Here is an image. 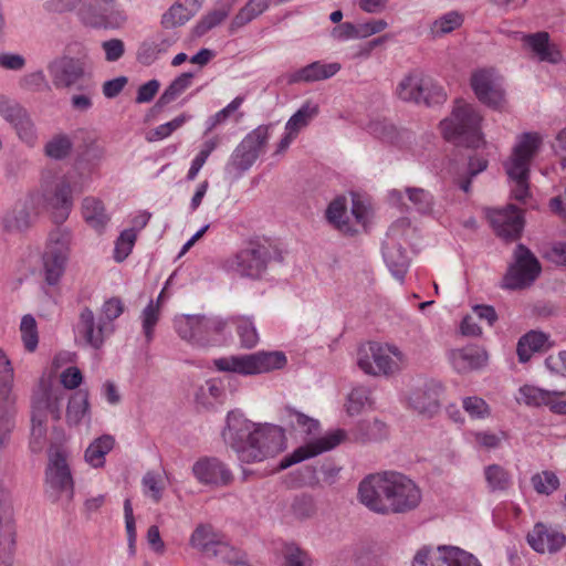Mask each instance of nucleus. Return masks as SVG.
Masks as SVG:
<instances>
[{
  "mask_svg": "<svg viewBox=\"0 0 566 566\" xmlns=\"http://www.w3.org/2000/svg\"><path fill=\"white\" fill-rule=\"evenodd\" d=\"M358 499L378 514H401L417 509L422 494L418 485L398 472L366 476L358 486Z\"/></svg>",
  "mask_w": 566,
  "mask_h": 566,
  "instance_id": "obj_1",
  "label": "nucleus"
},
{
  "mask_svg": "<svg viewBox=\"0 0 566 566\" xmlns=\"http://www.w3.org/2000/svg\"><path fill=\"white\" fill-rule=\"evenodd\" d=\"M223 440L243 462H260L285 449L284 431L270 423L256 424L241 413L229 412Z\"/></svg>",
  "mask_w": 566,
  "mask_h": 566,
  "instance_id": "obj_2",
  "label": "nucleus"
},
{
  "mask_svg": "<svg viewBox=\"0 0 566 566\" xmlns=\"http://www.w3.org/2000/svg\"><path fill=\"white\" fill-rule=\"evenodd\" d=\"M543 145L539 133L527 132L520 134L512 147L507 159L503 163L505 172L511 181L512 197L525 201L530 196L531 164Z\"/></svg>",
  "mask_w": 566,
  "mask_h": 566,
  "instance_id": "obj_3",
  "label": "nucleus"
},
{
  "mask_svg": "<svg viewBox=\"0 0 566 566\" xmlns=\"http://www.w3.org/2000/svg\"><path fill=\"white\" fill-rule=\"evenodd\" d=\"M482 115L469 103L458 99L449 117L440 122L441 133L458 146L476 148L483 143Z\"/></svg>",
  "mask_w": 566,
  "mask_h": 566,
  "instance_id": "obj_4",
  "label": "nucleus"
},
{
  "mask_svg": "<svg viewBox=\"0 0 566 566\" xmlns=\"http://www.w3.org/2000/svg\"><path fill=\"white\" fill-rule=\"evenodd\" d=\"M227 325V321L219 316L181 314L174 318L178 336L200 348L218 345Z\"/></svg>",
  "mask_w": 566,
  "mask_h": 566,
  "instance_id": "obj_5",
  "label": "nucleus"
},
{
  "mask_svg": "<svg viewBox=\"0 0 566 566\" xmlns=\"http://www.w3.org/2000/svg\"><path fill=\"white\" fill-rule=\"evenodd\" d=\"M396 95L399 99L417 105H439L446 102L447 93L430 75L420 71L407 74L397 85Z\"/></svg>",
  "mask_w": 566,
  "mask_h": 566,
  "instance_id": "obj_6",
  "label": "nucleus"
},
{
  "mask_svg": "<svg viewBox=\"0 0 566 566\" xmlns=\"http://www.w3.org/2000/svg\"><path fill=\"white\" fill-rule=\"evenodd\" d=\"M406 361L405 354L395 345L369 344L358 352L357 365L368 375L389 376Z\"/></svg>",
  "mask_w": 566,
  "mask_h": 566,
  "instance_id": "obj_7",
  "label": "nucleus"
},
{
  "mask_svg": "<svg viewBox=\"0 0 566 566\" xmlns=\"http://www.w3.org/2000/svg\"><path fill=\"white\" fill-rule=\"evenodd\" d=\"M72 233L67 228H56L50 232L42 256L45 282L55 285L62 277L70 253Z\"/></svg>",
  "mask_w": 566,
  "mask_h": 566,
  "instance_id": "obj_8",
  "label": "nucleus"
},
{
  "mask_svg": "<svg viewBox=\"0 0 566 566\" xmlns=\"http://www.w3.org/2000/svg\"><path fill=\"white\" fill-rule=\"evenodd\" d=\"M271 252L266 245L250 243L249 247L229 256L222 263L228 273L251 280L260 279L266 271Z\"/></svg>",
  "mask_w": 566,
  "mask_h": 566,
  "instance_id": "obj_9",
  "label": "nucleus"
},
{
  "mask_svg": "<svg viewBox=\"0 0 566 566\" xmlns=\"http://www.w3.org/2000/svg\"><path fill=\"white\" fill-rule=\"evenodd\" d=\"M0 117L13 129L21 143L28 147L36 145L39 134L31 113L17 99L1 93Z\"/></svg>",
  "mask_w": 566,
  "mask_h": 566,
  "instance_id": "obj_10",
  "label": "nucleus"
},
{
  "mask_svg": "<svg viewBox=\"0 0 566 566\" xmlns=\"http://www.w3.org/2000/svg\"><path fill=\"white\" fill-rule=\"evenodd\" d=\"M542 266L534 253L524 244H517L513 252V262L503 277V287L522 290L531 286L539 276Z\"/></svg>",
  "mask_w": 566,
  "mask_h": 566,
  "instance_id": "obj_11",
  "label": "nucleus"
},
{
  "mask_svg": "<svg viewBox=\"0 0 566 566\" xmlns=\"http://www.w3.org/2000/svg\"><path fill=\"white\" fill-rule=\"evenodd\" d=\"M269 128L266 125H260L242 139L227 164L228 174L241 176L254 164L268 143Z\"/></svg>",
  "mask_w": 566,
  "mask_h": 566,
  "instance_id": "obj_12",
  "label": "nucleus"
},
{
  "mask_svg": "<svg viewBox=\"0 0 566 566\" xmlns=\"http://www.w3.org/2000/svg\"><path fill=\"white\" fill-rule=\"evenodd\" d=\"M45 493L53 502L62 500L71 501L74 494V484L66 459L61 451L50 454L45 471Z\"/></svg>",
  "mask_w": 566,
  "mask_h": 566,
  "instance_id": "obj_13",
  "label": "nucleus"
},
{
  "mask_svg": "<svg viewBox=\"0 0 566 566\" xmlns=\"http://www.w3.org/2000/svg\"><path fill=\"white\" fill-rule=\"evenodd\" d=\"M42 198L45 208L52 216L53 222L62 224L69 218L73 207L70 181L63 177L54 184L45 186Z\"/></svg>",
  "mask_w": 566,
  "mask_h": 566,
  "instance_id": "obj_14",
  "label": "nucleus"
},
{
  "mask_svg": "<svg viewBox=\"0 0 566 566\" xmlns=\"http://www.w3.org/2000/svg\"><path fill=\"white\" fill-rule=\"evenodd\" d=\"M471 86L480 102L494 109L505 104L501 77L493 70H479L471 76Z\"/></svg>",
  "mask_w": 566,
  "mask_h": 566,
  "instance_id": "obj_15",
  "label": "nucleus"
},
{
  "mask_svg": "<svg viewBox=\"0 0 566 566\" xmlns=\"http://www.w3.org/2000/svg\"><path fill=\"white\" fill-rule=\"evenodd\" d=\"M114 331V324L104 322L102 318L96 319L94 312L88 306L81 310L75 332L85 345L99 349Z\"/></svg>",
  "mask_w": 566,
  "mask_h": 566,
  "instance_id": "obj_16",
  "label": "nucleus"
},
{
  "mask_svg": "<svg viewBox=\"0 0 566 566\" xmlns=\"http://www.w3.org/2000/svg\"><path fill=\"white\" fill-rule=\"evenodd\" d=\"M347 433L343 429H336L331 432H327L325 436L317 438L313 441L307 442L304 446L298 447L291 453L286 455L280 464L281 469H286L293 464L307 460L310 458L316 457L323 452L333 450L342 442L345 441Z\"/></svg>",
  "mask_w": 566,
  "mask_h": 566,
  "instance_id": "obj_17",
  "label": "nucleus"
},
{
  "mask_svg": "<svg viewBox=\"0 0 566 566\" xmlns=\"http://www.w3.org/2000/svg\"><path fill=\"white\" fill-rule=\"evenodd\" d=\"M36 216L33 197L18 200L1 217L2 232L8 235H20L28 231Z\"/></svg>",
  "mask_w": 566,
  "mask_h": 566,
  "instance_id": "obj_18",
  "label": "nucleus"
},
{
  "mask_svg": "<svg viewBox=\"0 0 566 566\" xmlns=\"http://www.w3.org/2000/svg\"><path fill=\"white\" fill-rule=\"evenodd\" d=\"M442 386L434 380H426L412 387L407 396L409 408L419 415L432 417L440 409Z\"/></svg>",
  "mask_w": 566,
  "mask_h": 566,
  "instance_id": "obj_19",
  "label": "nucleus"
},
{
  "mask_svg": "<svg viewBox=\"0 0 566 566\" xmlns=\"http://www.w3.org/2000/svg\"><path fill=\"white\" fill-rule=\"evenodd\" d=\"M52 83L56 88H82L78 83L85 75L84 62L71 56H61L48 66Z\"/></svg>",
  "mask_w": 566,
  "mask_h": 566,
  "instance_id": "obj_20",
  "label": "nucleus"
},
{
  "mask_svg": "<svg viewBox=\"0 0 566 566\" xmlns=\"http://www.w3.org/2000/svg\"><path fill=\"white\" fill-rule=\"evenodd\" d=\"M490 222L496 234L505 240H516L520 238L524 219L522 211L513 205L506 208L493 210L489 214Z\"/></svg>",
  "mask_w": 566,
  "mask_h": 566,
  "instance_id": "obj_21",
  "label": "nucleus"
},
{
  "mask_svg": "<svg viewBox=\"0 0 566 566\" xmlns=\"http://www.w3.org/2000/svg\"><path fill=\"white\" fill-rule=\"evenodd\" d=\"M190 545L207 556L228 558L230 547L223 536L218 534L211 525L200 524L190 537Z\"/></svg>",
  "mask_w": 566,
  "mask_h": 566,
  "instance_id": "obj_22",
  "label": "nucleus"
},
{
  "mask_svg": "<svg viewBox=\"0 0 566 566\" xmlns=\"http://www.w3.org/2000/svg\"><path fill=\"white\" fill-rule=\"evenodd\" d=\"M66 398V392L61 388L42 386L32 397V413L48 419V415L53 420H60L62 416V406Z\"/></svg>",
  "mask_w": 566,
  "mask_h": 566,
  "instance_id": "obj_23",
  "label": "nucleus"
},
{
  "mask_svg": "<svg viewBox=\"0 0 566 566\" xmlns=\"http://www.w3.org/2000/svg\"><path fill=\"white\" fill-rule=\"evenodd\" d=\"M192 473L202 484L224 486L231 483L233 475L228 467L217 458H202L195 462Z\"/></svg>",
  "mask_w": 566,
  "mask_h": 566,
  "instance_id": "obj_24",
  "label": "nucleus"
},
{
  "mask_svg": "<svg viewBox=\"0 0 566 566\" xmlns=\"http://www.w3.org/2000/svg\"><path fill=\"white\" fill-rule=\"evenodd\" d=\"M530 546L538 553H556L566 544V536L538 523L527 535Z\"/></svg>",
  "mask_w": 566,
  "mask_h": 566,
  "instance_id": "obj_25",
  "label": "nucleus"
},
{
  "mask_svg": "<svg viewBox=\"0 0 566 566\" xmlns=\"http://www.w3.org/2000/svg\"><path fill=\"white\" fill-rule=\"evenodd\" d=\"M449 358L457 371L467 373L483 367L488 361V354L479 347L468 346L451 350Z\"/></svg>",
  "mask_w": 566,
  "mask_h": 566,
  "instance_id": "obj_26",
  "label": "nucleus"
},
{
  "mask_svg": "<svg viewBox=\"0 0 566 566\" xmlns=\"http://www.w3.org/2000/svg\"><path fill=\"white\" fill-rule=\"evenodd\" d=\"M280 419L286 430L301 434L304 438L315 434L319 429L318 420L291 407H285L281 411Z\"/></svg>",
  "mask_w": 566,
  "mask_h": 566,
  "instance_id": "obj_27",
  "label": "nucleus"
},
{
  "mask_svg": "<svg viewBox=\"0 0 566 566\" xmlns=\"http://www.w3.org/2000/svg\"><path fill=\"white\" fill-rule=\"evenodd\" d=\"M112 3L113 0H82L78 11L82 22L92 28H107V11Z\"/></svg>",
  "mask_w": 566,
  "mask_h": 566,
  "instance_id": "obj_28",
  "label": "nucleus"
},
{
  "mask_svg": "<svg viewBox=\"0 0 566 566\" xmlns=\"http://www.w3.org/2000/svg\"><path fill=\"white\" fill-rule=\"evenodd\" d=\"M340 70V64L337 62L322 63L319 61L313 62L292 74L290 83L300 82H316L327 80L334 76Z\"/></svg>",
  "mask_w": 566,
  "mask_h": 566,
  "instance_id": "obj_29",
  "label": "nucleus"
},
{
  "mask_svg": "<svg viewBox=\"0 0 566 566\" xmlns=\"http://www.w3.org/2000/svg\"><path fill=\"white\" fill-rule=\"evenodd\" d=\"M17 415V396H0V450L10 440Z\"/></svg>",
  "mask_w": 566,
  "mask_h": 566,
  "instance_id": "obj_30",
  "label": "nucleus"
},
{
  "mask_svg": "<svg viewBox=\"0 0 566 566\" xmlns=\"http://www.w3.org/2000/svg\"><path fill=\"white\" fill-rule=\"evenodd\" d=\"M82 214L85 222L97 232H102L109 221L103 202L95 197H85L82 201Z\"/></svg>",
  "mask_w": 566,
  "mask_h": 566,
  "instance_id": "obj_31",
  "label": "nucleus"
},
{
  "mask_svg": "<svg viewBox=\"0 0 566 566\" xmlns=\"http://www.w3.org/2000/svg\"><path fill=\"white\" fill-rule=\"evenodd\" d=\"M522 40L538 56L541 61L557 63L560 54L549 45V35L547 32H536L533 34H522Z\"/></svg>",
  "mask_w": 566,
  "mask_h": 566,
  "instance_id": "obj_32",
  "label": "nucleus"
},
{
  "mask_svg": "<svg viewBox=\"0 0 566 566\" xmlns=\"http://www.w3.org/2000/svg\"><path fill=\"white\" fill-rule=\"evenodd\" d=\"M114 446V437L103 434L90 443L85 450L84 459L93 468H103L105 464V455L113 450Z\"/></svg>",
  "mask_w": 566,
  "mask_h": 566,
  "instance_id": "obj_33",
  "label": "nucleus"
},
{
  "mask_svg": "<svg viewBox=\"0 0 566 566\" xmlns=\"http://www.w3.org/2000/svg\"><path fill=\"white\" fill-rule=\"evenodd\" d=\"M90 418V394L86 389L75 391L69 399L66 420L71 426H77Z\"/></svg>",
  "mask_w": 566,
  "mask_h": 566,
  "instance_id": "obj_34",
  "label": "nucleus"
},
{
  "mask_svg": "<svg viewBox=\"0 0 566 566\" xmlns=\"http://www.w3.org/2000/svg\"><path fill=\"white\" fill-rule=\"evenodd\" d=\"M382 254L392 275L397 280L402 281L409 266V259L402 248L394 242H387L384 247Z\"/></svg>",
  "mask_w": 566,
  "mask_h": 566,
  "instance_id": "obj_35",
  "label": "nucleus"
},
{
  "mask_svg": "<svg viewBox=\"0 0 566 566\" xmlns=\"http://www.w3.org/2000/svg\"><path fill=\"white\" fill-rule=\"evenodd\" d=\"M219 371L237 373L240 375H255L253 354L233 355L214 360Z\"/></svg>",
  "mask_w": 566,
  "mask_h": 566,
  "instance_id": "obj_36",
  "label": "nucleus"
},
{
  "mask_svg": "<svg viewBox=\"0 0 566 566\" xmlns=\"http://www.w3.org/2000/svg\"><path fill=\"white\" fill-rule=\"evenodd\" d=\"M270 6V0H249L242 7L229 25V32L235 33L239 29L243 28L252 20L261 15Z\"/></svg>",
  "mask_w": 566,
  "mask_h": 566,
  "instance_id": "obj_37",
  "label": "nucleus"
},
{
  "mask_svg": "<svg viewBox=\"0 0 566 566\" xmlns=\"http://www.w3.org/2000/svg\"><path fill=\"white\" fill-rule=\"evenodd\" d=\"M437 563L441 566H481L472 554L455 546H439Z\"/></svg>",
  "mask_w": 566,
  "mask_h": 566,
  "instance_id": "obj_38",
  "label": "nucleus"
},
{
  "mask_svg": "<svg viewBox=\"0 0 566 566\" xmlns=\"http://www.w3.org/2000/svg\"><path fill=\"white\" fill-rule=\"evenodd\" d=\"M520 401L532 407L546 406L552 411L555 399L558 398L557 390H545L535 386L525 385L520 389Z\"/></svg>",
  "mask_w": 566,
  "mask_h": 566,
  "instance_id": "obj_39",
  "label": "nucleus"
},
{
  "mask_svg": "<svg viewBox=\"0 0 566 566\" xmlns=\"http://www.w3.org/2000/svg\"><path fill=\"white\" fill-rule=\"evenodd\" d=\"M547 339L546 334L542 332L532 331L525 334L517 343L516 352L518 360L521 363L528 361L534 353L544 348Z\"/></svg>",
  "mask_w": 566,
  "mask_h": 566,
  "instance_id": "obj_40",
  "label": "nucleus"
},
{
  "mask_svg": "<svg viewBox=\"0 0 566 566\" xmlns=\"http://www.w3.org/2000/svg\"><path fill=\"white\" fill-rule=\"evenodd\" d=\"M484 478L491 492H505L512 485L511 473L500 464H490L484 468Z\"/></svg>",
  "mask_w": 566,
  "mask_h": 566,
  "instance_id": "obj_41",
  "label": "nucleus"
},
{
  "mask_svg": "<svg viewBox=\"0 0 566 566\" xmlns=\"http://www.w3.org/2000/svg\"><path fill=\"white\" fill-rule=\"evenodd\" d=\"M387 433L385 422L379 419L359 421L353 431L354 440L359 442L375 441Z\"/></svg>",
  "mask_w": 566,
  "mask_h": 566,
  "instance_id": "obj_42",
  "label": "nucleus"
},
{
  "mask_svg": "<svg viewBox=\"0 0 566 566\" xmlns=\"http://www.w3.org/2000/svg\"><path fill=\"white\" fill-rule=\"evenodd\" d=\"M235 326L240 344L244 348H253L259 343V334L250 317L237 316L231 318Z\"/></svg>",
  "mask_w": 566,
  "mask_h": 566,
  "instance_id": "obj_43",
  "label": "nucleus"
},
{
  "mask_svg": "<svg viewBox=\"0 0 566 566\" xmlns=\"http://www.w3.org/2000/svg\"><path fill=\"white\" fill-rule=\"evenodd\" d=\"M255 374L281 369L286 365V356L282 352H258L253 354Z\"/></svg>",
  "mask_w": 566,
  "mask_h": 566,
  "instance_id": "obj_44",
  "label": "nucleus"
},
{
  "mask_svg": "<svg viewBox=\"0 0 566 566\" xmlns=\"http://www.w3.org/2000/svg\"><path fill=\"white\" fill-rule=\"evenodd\" d=\"M73 149V142L66 134H56L44 145V154L51 159H65Z\"/></svg>",
  "mask_w": 566,
  "mask_h": 566,
  "instance_id": "obj_45",
  "label": "nucleus"
},
{
  "mask_svg": "<svg viewBox=\"0 0 566 566\" xmlns=\"http://www.w3.org/2000/svg\"><path fill=\"white\" fill-rule=\"evenodd\" d=\"M192 77V73H182L177 76L160 95L156 106L161 108L174 102L191 85Z\"/></svg>",
  "mask_w": 566,
  "mask_h": 566,
  "instance_id": "obj_46",
  "label": "nucleus"
},
{
  "mask_svg": "<svg viewBox=\"0 0 566 566\" xmlns=\"http://www.w3.org/2000/svg\"><path fill=\"white\" fill-rule=\"evenodd\" d=\"M318 114V106L311 102H306L301 108L294 113L285 125V130L297 135L300 130L306 127L310 122Z\"/></svg>",
  "mask_w": 566,
  "mask_h": 566,
  "instance_id": "obj_47",
  "label": "nucleus"
},
{
  "mask_svg": "<svg viewBox=\"0 0 566 566\" xmlns=\"http://www.w3.org/2000/svg\"><path fill=\"white\" fill-rule=\"evenodd\" d=\"M326 218L329 223L343 232H349L350 227L347 221L346 198L338 197L334 199L327 207Z\"/></svg>",
  "mask_w": 566,
  "mask_h": 566,
  "instance_id": "obj_48",
  "label": "nucleus"
},
{
  "mask_svg": "<svg viewBox=\"0 0 566 566\" xmlns=\"http://www.w3.org/2000/svg\"><path fill=\"white\" fill-rule=\"evenodd\" d=\"M14 368L9 355L0 347V396H17L14 390Z\"/></svg>",
  "mask_w": 566,
  "mask_h": 566,
  "instance_id": "obj_49",
  "label": "nucleus"
},
{
  "mask_svg": "<svg viewBox=\"0 0 566 566\" xmlns=\"http://www.w3.org/2000/svg\"><path fill=\"white\" fill-rule=\"evenodd\" d=\"M231 11L230 6H223L208 12L195 27V33L198 36L206 34L209 30L222 23Z\"/></svg>",
  "mask_w": 566,
  "mask_h": 566,
  "instance_id": "obj_50",
  "label": "nucleus"
},
{
  "mask_svg": "<svg viewBox=\"0 0 566 566\" xmlns=\"http://www.w3.org/2000/svg\"><path fill=\"white\" fill-rule=\"evenodd\" d=\"M471 436L474 444L484 450L496 449L509 438L507 433L503 430L497 432L480 430L472 432Z\"/></svg>",
  "mask_w": 566,
  "mask_h": 566,
  "instance_id": "obj_51",
  "label": "nucleus"
},
{
  "mask_svg": "<svg viewBox=\"0 0 566 566\" xmlns=\"http://www.w3.org/2000/svg\"><path fill=\"white\" fill-rule=\"evenodd\" d=\"M463 23V17L457 11H450L437 19L430 30L434 36H440L452 32L453 30L461 27Z\"/></svg>",
  "mask_w": 566,
  "mask_h": 566,
  "instance_id": "obj_52",
  "label": "nucleus"
},
{
  "mask_svg": "<svg viewBox=\"0 0 566 566\" xmlns=\"http://www.w3.org/2000/svg\"><path fill=\"white\" fill-rule=\"evenodd\" d=\"M370 405V390L366 387H356L348 395L346 410L348 415L355 416Z\"/></svg>",
  "mask_w": 566,
  "mask_h": 566,
  "instance_id": "obj_53",
  "label": "nucleus"
},
{
  "mask_svg": "<svg viewBox=\"0 0 566 566\" xmlns=\"http://www.w3.org/2000/svg\"><path fill=\"white\" fill-rule=\"evenodd\" d=\"M188 118L189 116L181 114L172 120L157 126L147 133L146 140L153 143L169 137L176 129L180 128Z\"/></svg>",
  "mask_w": 566,
  "mask_h": 566,
  "instance_id": "obj_54",
  "label": "nucleus"
},
{
  "mask_svg": "<svg viewBox=\"0 0 566 566\" xmlns=\"http://www.w3.org/2000/svg\"><path fill=\"white\" fill-rule=\"evenodd\" d=\"M534 490L538 494L549 495L556 491L559 486V480L557 475L552 471H543L536 473L531 479Z\"/></svg>",
  "mask_w": 566,
  "mask_h": 566,
  "instance_id": "obj_55",
  "label": "nucleus"
},
{
  "mask_svg": "<svg viewBox=\"0 0 566 566\" xmlns=\"http://www.w3.org/2000/svg\"><path fill=\"white\" fill-rule=\"evenodd\" d=\"M193 15V10L186 3L176 2L163 17V23L166 27H176L186 23Z\"/></svg>",
  "mask_w": 566,
  "mask_h": 566,
  "instance_id": "obj_56",
  "label": "nucleus"
},
{
  "mask_svg": "<svg viewBox=\"0 0 566 566\" xmlns=\"http://www.w3.org/2000/svg\"><path fill=\"white\" fill-rule=\"evenodd\" d=\"M14 549V532L10 518L4 522V527L0 534V560L9 565L12 560Z\"/></svg>",
  "mask_w": 566,
  "mask_h": 566,
  "instance_id": "obj_57",
  "label": "nucleus"
},
{
  "mask_svg": "<svg viewBox=\"0 0 566 566\" xmlns=\"http://www.w3.org/2000/svg\"><path fill=\"white\" fill-rule=\"evenodd\" d=\"M20 331L25 349L33 352L38 346L39 337L36 322L32 315L28 314L22 317Z\"/></svg>",
  "mask_w": 566,
  "mask_h": 566,
  "instance_id": "obj_58",
  "label": "nucleus"
},
{
  "mask_svg": "<svg viewBox=\"0 0 566 566\" xmlns=\"http://www.w3.org/2000/svg\"><path fill=\"white\" fill-rule=\"evenodd\" d=\"M31 441L30 447L33 452H40L45 443L46 420L38 415L31 416Z\"/></svg>",
  "mask_w": 566,
  "mask_h": 566,
  "instance_id": "obj_59",
  "label": "nucleus"
},
{
  "mask_svg": "<svg viewBox=\"0 0 566 566\" xmlns=\"http://www.w3.org/2000/svg\"><path fill=\"white\" fill-rule=\"evenodd\" d=\"M136 238L137 233L135 229H126L120 233L115 242L114 258L116 261L122 262L128 256L135 244Z\"/></svg>",
  "mask_w": 566,
  "mask_h": 566,
  "instance_id": "obj_60",
  "label": "nucleus"
},
{
  "mask_svg": "<svg viewBox=\"0 0 566 566\" xmlns=\"http://www.w3.org/2000/svg\"><path fill=\"white\" fill-rule=\"evenodd\" d=\"M370 135L385 142H394L397 136L396 127L387 119H373L367 126Z\"/></svg>",
  "mask_w": 566,
  "mask_h": 566,
  "instance_id": "obj_61",
  "label": "nucleus"
},
{
  "mask_svg": "<svg viewBox=\"0 0 566 566\" xmlns=\"http://www.w3.org/2000/svg\"><path fill=\"white\" fill-rule=\"evenodd\" d=\"M464 411L473 419H485L490 416V406L484 399L472 396L465 397L462 401Z\"/></svg>",
  "mask_w": 566,
  "mask_h": 566,
  "instance_id": "obj_62",
  "label": "nucleus"
},
{
  "mask_svg": "<svg viewBox=\"0 0 566 566\" xmlns=\"http://www.w3.org/2000/svg\"><path fill=\"white\" fill-rule=\"evenodd\" d=\"M291 512L297 520H306L314 515L315 503L312 496L301 495L294 499L291 505Z\"/></svg>",
  "mask_w": 566,
  "mask_h": 566,
  "instance_id": "obj_63",
  "label": "nucleus"
},
{
  "mask_svg": "<svg viewBox=\"0 0 566 566\" xmlns=\"http://www.w3.org/2000/svg\"><path fill=\"white\" fill-rule=\"evenodd\" d=\"M286 566H311L312 558L308 553L301 549L295 544H287L283 551Z\"/></svg>",
  "mask_w": 566,
  "mask_h": 566,
  "instance_id": "obj_64",
  "label": "nucleus"
}]
</instances>
